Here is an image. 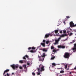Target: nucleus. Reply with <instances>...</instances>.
<instances>
[{
    "label": "nucleus",
    "mask_w": 76,
    "mask_h": 76,
    "mask_svg": "<svg viewBox=\"0 0 76 76\" xmlns=\"http://www.w3.org/2000/svg\"><path fill=\"white\" fill-rule=\"evenodd\" d=\"M64 56L65 58H69V53H65Z\"/></svg>",
    "instance_id": "nucleus-6"
},
{
    "label": "nucleus",
    "mask_w": 76,
    "mask_h": 76,
    "mask_svg": "<svg viewBox=\"0 0 76 76\" xmlns=\"http://www.w3.org/2000/svg\"><path fill=\"white\" fill-rule=\"evenodd\" d=\"M67 68V64H66L65 66V69H66Z\"/></svg>",
    "instance_id": "nucleus-21"
},
{
    "label": "nucleus",
    "mask_w": 76,
    "mask_h": 76,
    "mask_svg": "<svg viewBox=\"0 0 76 76\" xmlns=\"http://www.w3.org/2000/svg\"><path fill=\"white\" fill-rule=\"evenodd\" d=\"M60 33H61V34H62V31H60Z\"/></svg>",
    "instance_id": "nucleus-34"
},
{
    "label": "nucleus",
    "mask_w": 76,
    "mask_h": 76,
    "mask_svg": "<svg viewBox=\"0 0 76 76\" xmlns=\"http://www.w3.org/2000/svg\"><path fill=\"white\" fill-rule=\"evenodd\" d=\"M54 47L53 46H52L51 47V49H54Z\"/></svg>",
    "instance_id": "nucleus-26"
},
{
    "label": "nucleus",
    "mask_w": 76,
    "mask_h": 76,
    "mask_svg": "<svg viewBox=\"0 0 76 76\" xmlns=\"http://www.w3.org/2000/svg\"><path fill=\"white\" fill-rule=\"evenodd\" d=\"M64 71L63 70H62V71H61L60 72V73H64Z\"/></svg>",
    "instance_id": "nucleus-22"
},
{
    "label": "nucleus",
    "mask_w": 76,
    "mask_h": 76,
    "mask_svg": "<svg viewBox=\"0 0 76 76\" xmlns=\"http://www.w3.org/2000/svg\"><path fill=\"white\" fill-rule=\"evenodd\" d=\"M31 48V47H29L28 48V50H30Z\"/></svg>",
    "instance_id": "nucleus-33"
},
{
    "label": "nucleus",
    "mask_w": 76,
    "mask_h": 76,
    "mask_svg": "<svg viewBox=\"0 0 76 76\" xmlns=\"http://www.w3.org/2000/svg\"><path fill=\"white\" fill-rule=\"evenodd\" d=\"M57 69H61V68H57Z\"/></svg>",
    "instance_id": "nucleus-41"
},
{
    "label": "nucleus",
    "mask_w": 76,
    "mask_h": 76,
    "mask_svg": "<svg viewBox=\"0 0 76 76\" xmlns=\"http://www.w3.org/2000/svg\"><path fill=\"white\" fill-rule=\"evenodd\" d=\"M69 73H70V74H72V72H69Z\"/></svg>",
    "instance_id": "nucleus-40"
},
{
    "label": "nucleus",
    "mask_w": 76,
    "mask_h": 76,
    "mask_svg": "<svg viewBox=\"0 0 76 76\" xmlns=\"http://www.w3.org/2000/svg\"><path fill=\"white\" fill-rule=\"evenodd\" d=\"M50 35V34H46L45 35V38H47L48 37H49V36Z\"/></svg>",
    "instance_id": "nucleus-14"
},
{
    "label": "nucleus",
    "mask_w": 76,
    "mask_h": 76,
    "mask_svg": "<svg viewBox=\"0 0 76 76\" xmlns=\"http://www.w3.org/2000/svg\"><path fill=\"white\" fill-rule=\"evenodd\" d=\"M30 64V62H27V64H28V65H29V64Z\"/></svg>",
    "instance_id": "nucleus-27"
},
{
    "label": "nucleus",
    "mask_w": 76,
    "mask_h": 76,
    "mask_svg": "<svg viewBox=\"0 0 76 76\" xmlns=\"http://www.w3.org/2000/svg\"><path fill=\"white\" fill-rule=\"evenodd\" d=\"M55 58V56H52L51 58V60H54Z\"/></svg>",
    "instance_id": "nucleus-17"
},
{
    "label": "nucleus",
    "mask_w": 76,
    "mask_h": 76,
    "mask_svg": "<svg viewBox=\"0 0 76 76\" xmlns=\"http://www.w3.org/2000/svg\"><path fill=\"white\" fill-rule=\"evenodd\" d=\"M75 42V41L73 40V42H70V43L72 44V43H73V42Z\"/></svg>",
    "instance_id": "nucleus-31"
},
{
    "label": "nucleus",
    "mask_w": 76,
    "mask_h": 76,
    "mask_svg": "<svg viewBox=\"0 0 76 76\" xmlns=\"http://www.w3.org/2000/svg\"><path fill=\"white\" fill-rule=\"evenodd\" d=\"M55 34H56V35H57V36L59 35H58V33L57 34V33H58V30H56L55 31Z\"/></svg>",
    "instance_id": "nucleus-11"
},
{
    "label": "nucleus",
    "mask_w": 76,
    "mask_h": 76,
    "mask_svg": "<svg viewBox=\"0 0 76 76\" xmlns=\"http://www.w3.org/2000/svg\"><path fill=\"white\" fill-rule=\"evenodd\" d=\"M64 24H65V21H64Z\"/></svg>",
    "instance_id": "nucleus-42"
},
{
    "label": "nucleus",
    "mask_w": 76,
    "mask_h": 76,
    "mask_svg": "<svg viewBox=\"0 0 76 76\" xmlns=\"http://www.w3.org/2000/svg\"><path fill=\"white\" fill-rule=\"evenodd\" d=\"M4 76H6V75H4Z\"/></svg>",
    "instance_id": "nucleus-44"
},
{
    "label": "nucleus",
    "mask_w": 76,
    "mask_h": 76,
    "mask_svg": "<svg viewBox=\"0 0 76 76\" xmlns=\"http://www.w3.org/2000/svg\"><path fill=\"white\" fill-rule=\"evenodd\" d=\"M43 42L44 43H41V45L43 46V47H45V40H43Z\"/></svg>",
    "instance_id": "nucleus-7"
},
{
    "label": "nucleus",
    "mask_w": 76,
    "mask_h": 76,
    "mask_svg": "<svg viewBox=\"0 0 76 76\" xmlns=\"http://www.w3.org/2000/svg\"><path fill=\"white\" fill-rule=\"evenodd\" d=\"M45 53H43V54L39 58V55L38 56V57L40 59L39 60L40 61H42L44 60V57H45Z\"/></svg>",
    "instance_id": "nucleus-4"
},
{
    "label": "nucleus",
    "mask_w": 76,
    "mask_h": 76,
    "mask_svg": "<svg viewBox=\"0 0 76 76\" xmlns=\"http://www.w3.org/2000/svg\"><path fill=\"white\" fill-rule=\"evenodd\" d=\"M75 35H76V34H75Z\"/></svg>",
    "instance_id": "nucleus-47"
},
{
    "label": "nucleus",
    "mask_w": 76,
    "mask_h": 76,
    "mask_svg": "<svg viewBox=\"0 0 76 76\" xmlns=\"http://www.w3.org/2000/svg\"><path fill=\"white\" fill-rule=\"evenodd\" d=\"M7 76H9V74H8V73H7Z\"/></svg>",
    "instance_id": "nucleus-35"
},
{
    "label": "nucleus",
    "mask_w": 76,
    "mask_h": 76,
    "mask_svg": "<svg viewBox=\"0 0 76 76\" xmlns=\"http://www.w3.org/2000/svg\"><path fill=\"white\" fill-rule=\"evenodd\" d=\"M32 49H33V50H35V48L34 47H32Z\"/></svg>",
    "instance_id": "nucleus-25"
},
{
    "label": "nucleus",
    "mask_w": 76,
    "mask_h": 76,
    "mask_svg": "<svg viewBox=\"0 0 76 76\" xmlns=\"http://www.w3.org/2000/svg\"><path fill=\"white\" fill-rule=\"evenodd\" d=\"M30 52H31V53H35V51H34L33 50H31Z\"/></svg>",
    "instance_id": "nucleus-19"
},
{
    "label": "nucleus",
    "mask_w": 76,
    "mask_h": 76,
    "mask_svg": "<svg viewBox=\"0 0 76 76\" xmlns=\"http://www.w3.org/2000/svg\"><path fill=\"white\" fill-rule=\"evenodd\" d=\"M61 64H63V65H64V63Z\"/></svg>",
    "instance_id": "nucleus-38"
},
{
    "label": "nucleus",
    "mask_w": 76,
    "mask_h": 76,
    "mask_svg": "<svg viewBox=\"0 0 76 76\" xmlns=\"http://www.w3.org/2000/svg\"><path fill=\"white\" fill-rule=\"evenodd\" d=\"M66 29H68V28H66Z\"/></svg>",
    "instance_id": "nucleus-43"
},
{
    "label": "nucleus",
    "mask_w": 76,
    "mask_h": 76,
    "mask_svg": "<svg viewBox=\"0 0 76 76\" xmlns=\"http://www.w3.org/2000/svg\"><path fill=\"white\" fill-rule=\"evenodd\" d=\"M42 50L44 52H47V49L46 48H43L42 49Z\"/></svg>",
    "instance_id": "nucleus-12"
},
{
    "label": "nucleus",
    "mask_w": 76,
    "mask_h": 76,
    "mask_svg": "<svg viewBox=\"0 0 76 76\" xmlns=\"http://www.w3.org/2000/svg\"><path fill=\"white\" fill-rule=\"evenodd\" d=\"M70 26L71 28L75 27V26H76V24L74 25V23L73 22H71L70 23Z\"/></svg>",
    "instance_id": "nucleus-5"
},
{
    "label": "nucleus",
    "mask_w": 76,
    "mask_h": 76,
    "mask_svg": "<svg viewBox=\"0 0 76 76\" xmlns=\"http://www.w3.org/2000/svg\"><path fill=\"white\" fill-rule=\"evenodd\" d=\"M32 75H34V76H35V73L34 72H32Z\"/></svg>",
    "instance_id": "nucleus-24"
},
{
    "label": "nucleus",
    "mask_w": 76,
    "mask_h": 76,
    "mask_svg": "<svg viewBox=\"0 0 76 76\" xmlns=\"http://www.w3.org/2000/svg\"><path fill=\"white\" fill-rule=\"evenodd\" d=\"M9 69H7L6 70L4 71V75H6V73H7L8 72H9Z\"/></svg>",
    "instance_id": "nucleus-10"
},
{
    "label": "nucleus",
    "mask_w": 76,
    "mask_h": 76,
    "mask_svg": "<svg viewBox=\"0 0 76 76\" xmlns=\"http://www.w3.org/2000/svg\"><path fill=\"white\" fill-rule=\"evenodd\" d=\"M12 75H14V73H12Z\"/></svg>",
    "instance_id": "nucleus-39"
},
{
    "label": "nucleus",
    "mask_w": 76,
    "mask_h": 76,
    "mask_svg": "<svg viewBox=\"0 0 76 76\" xmlns=\"http://www.w3.org/2000/svg\"><path fill=\"white\" fill-rule=\"evenodd\" d=\"M67 70H69V69H67Z\"/></svg>",
    "instance_id": "nucleus-45"
},
{
    "label": "nucleus",
    "mask_w": 76,
    "mask_h": 76,
    "mask_svg": "<svg viewBox=\"0 0 76 76\" xmlns=\"http://www.w3.org/2000/svg\"><path fill=\"white\" fill-rule=\"evenodd\" d=\"M66 18H67V19H69V18H70V17H69V16H66Z\"/></svg>",
    "instance_id": "nucleus-28"
},
{
    "label": "nucleus",
    "mask_w": 76,
    "mask_h": 76,
    "mask_svg": "<svg viewBox=\"0 0 76 76\" xmlns=\"http://www.w3.org/2000/svg\"><path fill=\"white\" fill-rule=\"evenodd\" d=\"M60 64H56V65H60Z\"/></svg>",
    "instance_id": "nucleus-36"
},
{
    "label": "nucleus",
    "mask_w": 76,
    "mask_h": 76,
    "mask_svg": "<svg viewBox=\"0 0 76 76\" xmlns=\"http://www.w3.org/2000/svg\"><path fill=\"white\" fill-rule=\"evenodd\" d=\"M19 69H23V68H22V66H20L19 67Z\"/></svg>",
    "instance_id": "nucleus-23"
},
{
    "label": "nucleus",
    "mask_w": 76,
    "mask_h": 76,
    "mask_svg": "<svg viewBox=\"0 0 76 76\" xmlns=\"http://www.w3.org/2000/svg\"><path fill=\"white\" fill-rule=\"evenodd\" d=\"M23 66L24 67H26V65H24Z\"/></svg>",
    "instance_id": "nucleus-30"
},
{
    "label": "nucleus",
    "mask_w": 76,
    "mask_h": 76,
    "mask_svg": "<svg viewBox=\"0 0 76 76\" xmlns=\"http://www.w3.org/2000/svg\"><path fill=\"white\" fill-rule=\"evenodd\" d=\"M50 41L48 40L46 42V43L47 44H48L49 43H50Z\"/></svg>",
    "instance_id": "nucleus-18"
},
{
    "label": "nucleus",
    "mask_w": 76,
    "mask_h": 76,
    "mask_svg": "<svg viewBox=\"0 0 76 76\" xmlns=\"http://www.w3.org/2000/svg\"><path fill=\"white\" fill-rule=\"evenodd\" d=\"M53 52H56V50L54 49L53 50Z\"/></svg>",
    "instance_id": "nucleus-29"
},
{
    "label": "nucleus",
    "mask_w": 76,
    "mask_h": 76,
    "mask_svg": "<svg viewBox=\"0 0 76 76\" xmlns=\"http://www.w3.org/2000/svg\"><path fill=\"white\" fill-rule=\"evenodd\" d=\"M67 32L68 33L69 35V36H71L73 35V33L71 32L70 31H67Z\"/></svg>",
    "instance_id": "nucleus-9"
},
{
    "label": "nucleus",
    "mask_w": 76,
    "mask_h": 76,
    "mask_svg": "<svg viewBox=\"0 0 76 76\" xmlns=\"http://www.w3.org/2000/svg\"><path fill=\"white\" fill-rule=\"evenodd\" d=\"M74 69H75V70H76V67H75L74 68Z\"/></svg>",
    "instance_id": "nucleus-37"
},
{
    "label": "nucleus",
    "mask_w": 76,
    "mask_h": 76,
    "mask_svg": "<svg viewBox=\"0 0 76 76\" xmlns=\"http://www.w3.org/2000/svg\"><path fill=\"white\" fill-rule=\"evenodd\" d=\"M39 67L41 68L40 69H38V72L37 73V75H40V72L42 71V70H44V66H43L42 65H41L40 66H39Z\"/></svg>",
    "instance_id": "nucleus-2"
},
{
    "label": "nucleus",
    "mask_w": 76,
    "mask_h": 76,
    "mask_svg": "<svg viewBox=\"0 0 76 76\" xmlns=\"http://www.w3.org/2000/svg\"><path fill=\"white\" fill-rule=\"evenodd\" d=\"M54 35L55 36V35Z\"/></svg>",
    "instance_id": "nucleus-48"
},
{
    "label": "nucleus",
    "mask_w": 76,
    "mask_h": 76,
    "mask_svg": "<svg viewBox=\"0 0 76 76\" xmlns=\"http://www.w3.org/2000/svg\"><path fill=\"white\" fill-rule=\"evenodd\" d=\"M75 38H76V37H75Z\"/></svg>",
    "instance_id": "nucleus-49"
},
{
    "label": "nucleus",
    "mask_w": 76,
    "mask_h": 76,
    "mask_svg": "<svg viewBox=\"0 0 76 76\" xmlns=\"http://www.w3.org/2000/svg\"><path fill=\"white\" fill-rule=\"evenodd\" d=\"M20 63H23V60H20Z\"/></svg>",
    "instance_id": "nucleus-20"
},
{
    "label": "nucleus",
    "mask_w": 76,
    "mask_h": 76,
    "mask_svg": "<svg viewBox=\"0 0 76 76\" xmlns=\"http://www.w3.org/2000/svg\"><path fill=\"white\" fill-rule=\"evenodd\" d=\"M72 50H76V44H74V47L73 48Z\"/></svg>",
    "instance_id": "nucleus-13"
},
{
    "label": "nucleus",
    "mask_w": 76,
    "mask_h": 76,
    "mask_svg": "<svg viewBox=\"0 0 76 76\" xmlns=\"http://www.w3.org/2000/svg\"><path fill=\"white\" fill-rule=\"evenodd\" d=\"M65 36H67L66 34H62L60 36V37H59L58 39L55 40V42L54 43V45H56V44H58V41L61 39V38L62 37H64Z\"/></svg>",
    "instance_id": "nucleus-1"
},
{
    "label": "nucleus",
    "mask_w": 76,
    "mask_h": 76,
    "mask_svg": "<svg viewBox=\"0 0 76 76\" xmlns=\"http://www.w3.org/2000/svg\"><path fill=\"white\" fill-rule=\"evenodd\" d=\"M58 48H65V46L61 45H59L58 46Z\"/></svg>",
    "instance_id": "nucleus-8"
},
{
    "label": "nucleus",
    "mask_w": 76,
    "mask_h": 76,
    "mask_svg": "<svg viewBox=\"0 0 76 76\" xmlns=\"http://www.w3.org/2000/svg\"><path fill=\"white\" fill-rule=\"evenodd\" d=\"M52 67H54V66H56V63H52Z\"/></svg>",
    "instance_id": "nucleus-15"
},
{
    "label": "nucleus",
    "mask_w": 76,
    "mask_h": 76,
    "mask_svg": "<svg viewBox=\"0 0 76 76\" xmlns=\"http://www.w3.org/2000/svg\"><path fill=\"white\" fill-rule=\"evenodd\" d=\"M11 66L12 67L13 70H16V69H18V67H19V65L18 64L16 65L13 64L11 65Z\"/></svg>",
    "instance_id": "nucleus-3"
},
{
    "label": "nucleus",
    "mask_w": 76,
    "mask_h": 76,
    "mask_svg": "<svg viewBox=\"0 0 76 76\" xmlns=\"http://www.w3.org/2000/svg\"><path fill=\"white\" fill-rule=\"evenodd\" d=\"M71 31H72V29H71Z\"/></svg>",
    "instance_id": "nucleus-46"
},
{
    "label": "nucleus",
    "mask_w": 76,
    "mask_h": 76,
    "mask_svg": "<svg viewBox=\"0 0 76 76\" xmlns=\"http://www.w3.org/2000/svg\"><path fill=\"white\" fill-rule=\"evenodd\" d=\"M63 32L64 33H66V30H64L63 31Z\"/></svg>",
    "instance_id": "nucleus-32"
},
{
    "label": "nucleus",
    "mask_w": 76,
    "mask_h": 76,
    "mask_svg": "<svg viewBox=\"0 0 76 76\" xmlns=\"http://www.w3.org/2000/svg\"><path fill=\"white\" fill-rule=\"evenodd\" d=\"M25 57H26L27 58H28V56L26 55L24 57H23V59H26V58H25Z\"/></svg>",
    "instance_id": "nucleus-16"
}]
</instances>
